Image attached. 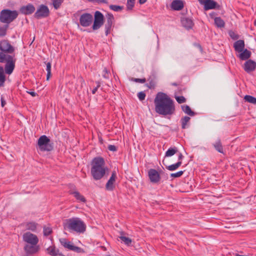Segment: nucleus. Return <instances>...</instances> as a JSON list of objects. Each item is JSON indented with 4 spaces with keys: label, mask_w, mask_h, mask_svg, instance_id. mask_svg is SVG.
<instances>
[{
    "label": "nucleus",
    "mask_w": 256,
    "mask_h": 256,
    "mask_svg": "<svg viewBox=\"0 0 256 256\" xmlns=\"http://www.w3.org/2000/svg\"><path fill=\"white\" fill-rule=\"evenodd\" d=\"M116 178V174L113 171L112 176L106 184V189L108 191H112L115 188V182Z\"/></svg>",
    "instance_id": "14"
},
{
    "label": "nucleus",
    "mask_w": 256,
    "mask_h": 256,
    "mask_svg": "<svg viewBox=\"0 0 256 256\" xmlns=\"http://www.w3.org/2000/svg\"><path fill=\"white\" fill-rule=\"evenodd\" d=\"M35 10L34 6L32 4H28L26 6H22L20 9L21 13L24 14H30Z\"/></svg>",
    "instance_id": "19"
},
{
    "label": "nucleus",
    "mask_w": 256,
    "mask_h": 256,
    "mask_svg": "<svg viewBox=\"0 0 256 256\" xmlns=\"http://www.w3.org/2000/svg\"><path fill=\"white\" fill-rule=\"evenodd\" d=\"M6 104V102L2 96H1V106L4 107Z\"/></svg>",
    "instance_id": "48"
},
{
    "label": "nucleus",
    "mask_w": 256,
    "mask_h": 256,
    "mask_svg": "<svg viewBox=\"0 0 256 256\" xmlns=\"http://www.w3.org/2000/svg\"><path fill=\"white\" fill-rule=\"evenodd\" d=\"M246 102H248L252 104H256V98L250 95H246L244 97Z\"/></svg>",
    "instance_id": "34"
},
{
    "label": "nucleus",
    "mask_w": 256,
    "mask_h": 256,
    "mask_svg": "<svg viewBox=\"0 0 256 256\" xmlns=\"http://www.w3.org/2000/svg\"><path fill=\"white\" fill-rule=\"evenodd\" d=\"M8 26L4 27H0V36H4L6 34Z\"/></svg>",
    "instance_id": "39"
},
{
    "label": "nucleus",
    "mask_w": 256,
    "mask_h": 256,
    "mask_svg": "<svg viewBox=\"0 0 256 256\" xmlns=\"http://www.w3.org/2000/svg\"><path fill=\"white\" fill-rule=\"evenodd\" d=\"M96 84H97V86L96 87H98V88H99L100 86V82H96Z\"/></svg>",
    "instance_id": "54"
},
{
    "label": "nucleus",
    "mask_w": 256,
    "mask_h": 256,
    "mask_svg": "<svg viewBox=\"0 0 256 256\" xmlns=\"http://www.w3.org/2000/svg\"><path fill=\"white\" fill-rule=\"evenodd\" d=\"M50 140L45 135H43L38 139V146L40 150L50 151L52 149V144H50Z\"/></svg>",
    "instance_id": "6"
},
{
    "label": "nucleus",
    "mask_w": 256,
    "mask_h": 256,
    "mask_svg": "<svg viewBox=\"0 0 256 256\" xmlns=\"http://www.w3.org/2000/svg\"><path fill=\"white\" fill-rule=\"evenodd\" d=\"M70 194L74 196L77 200L80 202H86L85 198L77 190H70Z\"/></svg>",
    "instance_id": "25"
},
{
    "label": "nucleus",
    "mask_w": 256,
    "mask_h": 256,
    "mask_svg": "<svg viewBox=\"0 0 256 256\" xmlns=\"http://www.w3.org/2000/svg\"><path fill=\"white\" fill-rule=\"evenodd\" d=\"M176 99L178 103L182 104L186 102V98L183 96H178L176 97Z\"/></svg>",
    "instance_id": "42"
},
{
    "label": "nucleus",
    "mask_w": 256,
    "mask_h": 256,
    "mask_svg": "<svg viewBox=\"0 0 256 256\" xmlns=\"http://www.w3.org/2000/svg\"><path fill=\"white\" fill-rule=\"evenodd\" d=\"M52 232V228H44V234L46 236H48Z\"/></svg>",
    "instance_id": "43"
},
{
    "label": "nucleus",
    "mask_w": 256,
    "mask_h": 256,
    "mask_svg": "<svg viewBox=\"0 0 256 256\" xmlns=\"http://www.w3.org/2000/svg\"><path fill=\"white\" fill-rule=\"evenodd\" d=\"M133 81L136 82L144 83L146 82V78H134L132 79Z\"/></svg>",
    "instance_id": "46"
},
{
    "label": "nucleus",
    "mask_w": 256,
    "mask_h": 256,
    "mask_svg": "<svg viewBox=\"0 0 256 256\" xmlns=\"http://www.w3.org/2000/svg\"><path fill=\"white\" fill-rule=\"evenodd\" d=\"M102 76L106 79L109 78V72L106 68H104L103 70Z\"/></svg>",
    "instance_id": "45"
},
{
    "label": "nucleus",
    "mask_w": 256,
    "mask_h": 256,
    "mask_svg": "<svg viewBox=\"0 0 256 256\" xmlns=\"http://www.w3.org/2000/svg\"><path fill=\"white\" fill-rule=\"evenodd\" d=\"M24 226L27 230L34 232H36L38 225L36 222H26L24 224Z\"/></svg>",
    "instance_id": "22"
},
{
    "label": "nucleus",
    "mask_w": 256,
    "mask_h": 256,
    "mask_svg": "<svg viewBox=\"0 0 256 256\" xmlns=\"http://www.w3.org/2000/svg\"><path fill=\"white\" fill-rule=\"evenodd\" d=\"M122 233L121 236H119L120 239L126 245L130 246L132 243V240L129 238L122 236Z\"/></svg>",
    "instance_id": "33"
},
{
    "label": "nucleus",
    "mask_w": 256,
    "mask_h": 256,
    "mask_svg": "<svg viewBox=\"0 0 256 256\" xmlns=\"http://www.w3.org/2000/svg\"><path fill=\"white\" fill-rule=\"evenodd\" d=\"M62 2V0H52V4L54 6V7L55 9H58L60 8L61 4Z\"/></svg>",
    "instance_id": "37"
},
{
    "label": "nucleus",
    "mask_w": 256,
    "mask_h": 256,
    "mask_svg": "<svg viewBox=\"0 0 256 256\" xmlns=\"http://www.w3.org/2000/svg\"><path fill=\"white\" fill-rule=\"evenodd\" d=\"M214 20V24L217 27L222 28L224 26L225 22L220 17H216Z\"/></svg>",
    "instance_id": "28"
},
{
    "label": "nucleus",
    "mask_w": 256,
    "mask_h": 256,
    "mask_svg": "<svg viewBox=\"0 0 256 256\" xmlns=\"http://www.w3.org/2000/svg\"><path fill=\"white\" fill-rule=\"evenodd\" d=\"M184 174V171L180 170L176 173L171 174L170 176L172 178H179L181 176Z\"/></svg>",
    "instance_id": "40"
},
{
    "label": "nucleus",
    "mask_w": 256,
    "mask_h": 256,
    "mask_svg": "<svg viewBox=\"0 0 256 256\" xmlns=\"http://www.w3.org/2000/svg\"><path fill=\"white\" fill-rule=\"evenodd\" d=\"M0 50L1 52L8 54H14V48L11 45L7 40H2L0 42Z\"/></svg>",
    "instance_id": "10"
},
{
    "label": "nucleus",
    "mask_w": 256,
    "mask_h": 256,
    "mask_svg": "<svg viewBox=\"0 0 256 256\" xmlns=\"http://www.w3.org/2000/svg\"><path fill=\"white\" fill-rule=\"evenodd\" d=\"M16 60L15 54L0 52V62H6L5 66V71L7 74H10L12 72L15 66Z\"/></svg>",
    "instance_id": "4"
},
{
    "label": "nucleus",
    "mask_w": 256,
    "mask_h": 256,
    "mask_svg": "<svg viewBox=\"0 0 256 256\" xmlns=\"http://www.w3.org/2000/svg\"><path fill=\"white\" fill-rule=\"evenodd\" d=\"M18 16V12L16 10H11L4 9L0 13V21L2 23L10 24L14 21Z\"/></svg>",
    "instance_id": "5"
},
{
    "label": "nucleus",
    "mask_w": 256,
    "mask_h": 256,
    "mask_svg": "<svg viewBox=\"0 0 256 256\" xmlns=\"http://www.w3.org/2000/svg\"><path fill=\"white\" fill-rule=\"evenodd\" d=\"M182 164L181 161H178L176 164L166 166V168L170 171H174L178 168L181 166Z\"/></svg>",
    "instance_id": "30"
},
{
    "label": "nucleus",
    "mask_w": 256,
    "mask_h": 256,
    "mask_svg": "<svg viewBox=\"0 0 256 256\" xmlns=\"http://www.w3.org/2000/svg\"><path fill=\"white\" fill-rule=\"evenodd\" d=\"M190 118L187 116L182 118L180 121L182 123V129H185L186 127L187 124L189 122Z\"/></svg>",
    "instance_id": "35"
},
{
    "label": "nucleus",
    "mask_w": 256,
    "mask_h": 256,
    "mask_svg": "<svg viewBox=\"0 0 256 256\" xmlns=\"http://www.w3.org/2000/svg\"><path fill=\"white\" fill-rule=\"evenodd\" d=\"M94 18L92 14L84 13L82 14L80 18V23L84 27H88L90 26L93 22Z\"/></svg>",
    "instance_id": "11"
},
{
    "label": "nucleus",
    "mask_w": 256,
    "mask_h": 256,
    "mask_svg": "<svg viewBox=\"0 0 256 256\" xmlns=\"http://www.w3.org/2000/svg\"><path fill=\"white\" fill-rule=\"evenodd\" d=\"M26 92L28 94H30L32 96H36L37 95L36 93L34 91H32V92L26 91Z\"/></svg>",
    "instance_id": "49"
},
{
    "label": "nucleus",
    "mask_w": 256,
    "mask_h": 256,
    "mask_svg": "<svg viewBox=\"0 0 256 256\" xmlns=\"http://www.w3.org/2000/svg\"><path fill=\"white\" fill-rule=\"evenodd\" d=\"M6 81L4 68L0 66V86H3Z\"/></svg>",
    "instance_id": "31"
},
{
    "label": "nucleus",
    "mask_w": 256,
    "mask_h": 256,
    "mask_svg": "<svg viewBox=\"0 0 256 256\" xmlns=\"http://www.w3.org/2000/svg\"><path fill=\"white\" fill-rule=\"evenodd\" d=\"M50 14V10L48 7L44 4H40L37 8L34 16L37 19H40L48 17Z\"/></svg>",
    "instance_id": "9"
},
{
    "label": "nucleus",
    "mask_w": 256,
    "mask_h": 256,
    "mask_svg": "<svg viewBox=\"0 0 256 256\" xmlns=\"http://www.w3.org/2000/svg\"><path fill=\"white\" fill-rule=\"evenodd\" d=\"M172 85L174 86H178V84L176 83V82H174V83L172 84Z\"/></svg>",
    "instance_id": "55"
},
{
    "label": "nucleus",
    "mask_w": 256,
    "mask_h": 256,
    "mask_svg": "<svg viewBox=\"0 0 256 256\" xmlns=\"http://www.w3.org/2000/svg\"><path fill=\"white\" fill-rule=\"evenodd\" d=\"M47 253L51 256H65L55 246H50L46 249Z\"/></svg>",
    "instance_id": "18"
},
{
    "label": "nucleus",
    "mask_w": 256,
    "mask_h": 256,
    "mask_svg": "<svg viewBox=\"0 0 256 256\" xmlns=\"http://www.w3.org/2000/svg\"><path fill=\"white\" fill-rule=\"evenodd\" d=\"M183 158H184V156H182V154L181 153H180L179 156H178V161L182 162V160Z\"/></svg>",
    "instance_id": "50"
},
{
    "label": "nucleus",
    "mask_w": 256,
    "mask_h": 256,
    "mask_svg": "<svg viewBox=\"0 0 256 256\" xmlns=\"http://www.w3.org/2000/svg\"><path fill=\"white\" fill-rule=\"evenodd\" d=\"M106 22L105 24V33L106 36H107L110 32V30L112 27L114 20V17L113 15L111 14H108L106 16Z\"/></svg>",
    "instance_id": "15"
},
{
    "label": "nucleus",
    "mask_w": 256,
    "mask_h": 256,
    "mask_svg": "<svg viewBox=\"0 0 256 256\" xmlns=\"http://www.w3.org/2000/svg\"><path fill=\"white\" fill-rule=\"evenodd\" d=\"M22 240L26 244H38V236L29 232L23 234Z\"/></svg>",
    "instance_id": "12"
},
{
    "label": "nucleus",
    "mask_w": 256,
    "mask_h": 256,
    "mask_svg": "<svg viewBox=\"0 0 256 256\" xmlns=\"http://www.w3.org/2000/svg\"><path fill=\"white\" fill-rule=\"evenodd\" d=\"M155 111L162 116H171L174 113V101L166 94L158 92L154 98Z\"/></svg>",
    "instance_id": "1"
},
{
    "label": "nucleus",
    "mask_w": 256,
    "mask_h": 256,
    "mask_svg": "<svg viewBox=\"0 0 256 256\" xmlns=\"http://www.w3.org/2000/svg\"><path fill=\"white\" fill-rule=\"evenodd\" d=\"M40 249V247L38 244H26L24 248L26 256H32L37 253Z\"/></svg>",
    "instance_id": "13"
},
{
    "label": "nucleus",
    "mask_w": 256,
    "mask_h": 256,
    "mask_svg": "<svg viewBox=\"0 0 256 256\" xmlns=\"http://www.w3.org/2000/svg\"><path fill=\"white\" fill-rule=\"evenodd\" d=\"M256 68V62L252 60L246 61L244 66V70L248 73L254 71Z\"/></svg>",
    "instance_id": "16"
},
{
    "label": "nucleus",
    "mask_w": 256,
    "mask_h": 256,
    "mask_svg": "<svg viewBox=\"0 0 256 256\" xmlns=\"http://www.w3.org/2000/svg\"><path fill=\"white\" fill-rule=\"evenodd\" d=\"M61 245L66 249L76 252L82 253L84 252L83 250L78 246H75L74 244L65 238H62L59 240Z\"/></svg>",
    "instance_id": "7"
},
{
    "label": "nucleus",
    "mask_w": 256,
    "mask_h": 256,
    "mask_svg": "<svg viewBox=\"0 0 256 256\" xmlns=\"http://www.w3.org/2000/svg\"><path fill=\"white\" fill-rule=\"evenodd\" d=\"M178 152L177 148L176 147L170 148L166 152L165 156L170 157L174 156Z\"/></svg>",
    "instance_id": "29"
},
{
    "label": "nucleus",
    "mask_w": 256,
    "mask_h": 256,
    "mask_svg": "<svg viewBox=\"0 0 256 256\" xmlns=\"http://www.w3.org/2000/svg\"><path fill=\"white\" fill-rule=\"evenodd\" d=\"M254 24L256 26V20L254 22Z\"/></svg>",
    "instance_id": "56"
},
{
    "label": "nucleus",
    "mask_w": 256,
    "mask_h": 256,
    "mask_svg": "<svg viewBox=\"0 0 256 256\" xmlns=\"http://www.w3.org/2000/svg\"><path fill=\"white\" fill-rule=\"evenodd\" d=\"M136 0H128L127 1V8L128 10H132L134 6Z\"/></svg>",
    "instance_id": "38"
},
{
    "label": "nucleus",
    "mask_w": 256,
    "mask_h": 256,
    "mask_svg": "<svg viewBox=\"0 0 256 256\" xmlns=\"http://www.w3.org/2000/svg\"><path fill=\"white\" fill-rule=\"evenodd\" d=\"M108 149L110 151L115 152L116 150V147L114 145H109Z\"/></svg>",
    "instance_id": "47"
},
{
    "label": "nucleus",
    "mask_w": 256,
    "mask_h": 256,
    "mask_svg": "<svg viewBox=\"0 0 256 256\" xmlns=\"http://www.w3.org/2000/svg\"><path fill=\"white\" fill-rule=\"evenodd\" d=\"M138 96L140 100H143L146 98V94L143 92H140L138 94Z\"/></svg>",
    "instance_id": "44"
},
{
    "label": "nucleus",
    "mask_w": 256,
    "mask_h": 256,
    "mask_svg": "<svg viewBox=\"0 0 256 256\" xmlns=\"http://www.w3.org/2000/svg\"><path fill=\"white\" fill-rule=\"evenodd\" d=\"M234 50L236 52H242L244 48V42L243 40H238L234 43Z\"/></svg>",
    "instance_id": "20"
},
{
    "label": "nucleus",
    "mask_w": 256,
    "mask_h": 256,
    "mask_svg": "<svg viewBox=\"0 0 256 256\" xmlns=\"http://www.w3.org/2000/svg\"><path fill=\"white\" fill-rule=\"evenodd\" d=\"M98 87H96V86L95 88H94L92 90V94H94L97 91V90H98Z\"/></svg>",
    "instance_id": "52"
},
{
    "label": "nucleus",
    "mask_w": 256,
    "mask_h": 256,
    "mask_svg": "<svg viewBox=\"0 0 256 256\" xmlns=\"http://www.w3.org/2000/svg\"><path fill=\"white\" fill-rule=\"evenodd\" d=\"M65 228L78 233H82L86 230V224L79 218H73L67 219L64 222Z\"/></svg>",
    "instance_id": "3"
},
{
    "label": "nucleus",
    "mask_w": 256,
    "mask_h": 256,
    "mask_svg": "<svg viewBox=\"0 0 256 256\" xmlns=\"http://www.w3.org/2000/svg\"><path fill=\"white\" fill-rule=\"evenodd\" d=\"M206 10L213 9L215 8L216 2L212 0H208L204 4Z\"/></svg>",
    "instance_id": "26"
},
{
    "label": "nucleus",
    "mask_w": 256,
    "mask_h": 256,
    "mask_svg": "<svg viewBox=\"0 0 256 256\" xmlns=\"http://www.w3.org/2000/svg\"><path fill=\"white\" fill-rule=\"evenodd\" d=\"M208 0H198L200 3L202 4H204Z\"/></svg>",
    "instance_id": "51"
},
{
    "label": "nucleus",
    "mask_w": 256,
    "mask_h": 256,
    "mask_svg": "<svg viewBox=\"0 0 256 256\" xmlns=\"http://www.w3.org/2000/svg\"><path fill=\"white\" fill-rule=\"evenodd\" d=\"M182 24L187 29L191 28L193 26L192 20L188 18H184L181 20Z\"/></svg>",
    "instance_id": "21"
},
{
    "label": "nucleus",
    "mask_w": 256,
    "mask_h": 256,
    "mask_svg": "<svg viewBox=\"0 0 256 256\" xmlns=\"http://www.w3.org/2000/svg\"><path fill=\"white\" fill-rule=\"evenodd\" d=\"M172 8L176 10H180L184 7L183 2L180 0H174L171 4Z\"/></svg>",
    "instance_id": "23"
},
{
    "label": "nucleus",
    "mask_w": 256,
    "mask_h": 256,
    "mask_svg": "<svg viewBox=\"0 0 256 256\" xmlns=\"http://www.w3.org/2000/svg\"><path fill=\"white\" fill-rule=\"evenodd\" d=\"M91 165V174L95 180H99L102 178L108 170L104 160L102 157L94 158L92 162Z\"/></svg>",
    "instance_id": "2"
},
{
    "label": "nucleus",
    "mask_w": 256,
    "mask_h": 256,
    "mask_svg": "<svg viewBox=\"0 0 256 256\" xmlns=\"http://www.w3.org/2000/svg\"><path fill=\"white\" fill-rule=\"evenodd\" d=\"M148 175L152 182L156 183L160 180V174L154 169H150L148 172Z\"/></svg>",
    "instance_id": "17"
},
{
    "label": "nucleus",
    "mask_w": 256,
    "mask_h": 256,
    "mask_svg": "<svg viewBox=\"0 0 256 256\" xmlns=\"http://www.w3.org/2000/svg\"><path fill=\"white\" fill-rule=\"evenodd\" d=\"M240 54L238 56L242 60L248 59L251 56V52L247 49L244 50L242 52H240Z\"/></svg>",
    "instance_id": "24"
},
{
    "label": "nucleus",
    "mask_w": 256,
    "mask_h": 256,
    "mask_svg": "<svg viewBox=\"0 0 256 256\" xmlns=\"http://www.w3.org/2000/svg\"><path fill=\"white\" fill-rule=\"evenodd\" d=\"M110 8L112 10H113L115 12H118L122 10V7L116 5H110Z\"/></svg>",
    "instance_id": "41"
},
{
    "label": "nucleus",
    "mask_w": 256,
    "mask_h": 256,
    "mask_svg": "<svg viewBox=\"0 0 256 256\" xmlns=\"http://www.w3.org/2000/svg\"><path fill=\"white\" fill-rule=\"evenodd\" d=\"M182 110L186 114L192 116L194 115V112H192L190 107L187 105H184L182 106Z\"/></svg>",
    "instance_id": "32"
},
{
    "label": "nucleus",
    "mask_w": 256,
    "mask_h": 256,
    "mask_svg": "<svg viewBox=\"0 0 256 256\" xmlns=\"http://www.w3.org/2000/svg\"><path fill=\"white\" fill-rule=\"evenodd\" d=\"M147 0H139V2L140 4H144Z\"/></svg>",
    "instance_id": "53"
},
{
    "label": "nucleus",
    "mask_w": 256,
    "mask_h": 256,
    "mask_svg": "<svg viewBox=\"0 0 256 256\" xmlns=\"http://www.w3.org/2000/svg\"><path fill=\"white\" fill-rule=\"evenodd\" d=\"M104 16L99 11H96L94 14V21L92 26L94 30L99 29L104 24Z\"/></svg>",
    "instance_id": "8"
},
{
    "label": "nucleus",
    "mask_w": 256,
    "mask_h": 256,
    "mask_svg": "<svg viewBox=\"0 0 256 256\" xmlns=\"http://www.w3.org/2000/svg\"><path fill=\"white\" fill-rule=\"evenodd\" d=\"M46 70L47 72L46 80H48L51 76V64L48 62L46 64Z\"/></svg>",
    "instance_id": "36"
},
{
    "label": "nucleus",
    "mask_w": 256,
    "mask_h": 256,
    "mask_svg": "<svg viewBox=\"0 0 256 256\" xmlns=\"http://www.w3.org/2000/svg\"><path fill=\"white\" fill-rule=\"evenodd\" d=\"M213 146L218 152L220 153H224L220 139H218L213 144Z\"/></svg>",
    "instance_id": "27"
}]
</instances>
